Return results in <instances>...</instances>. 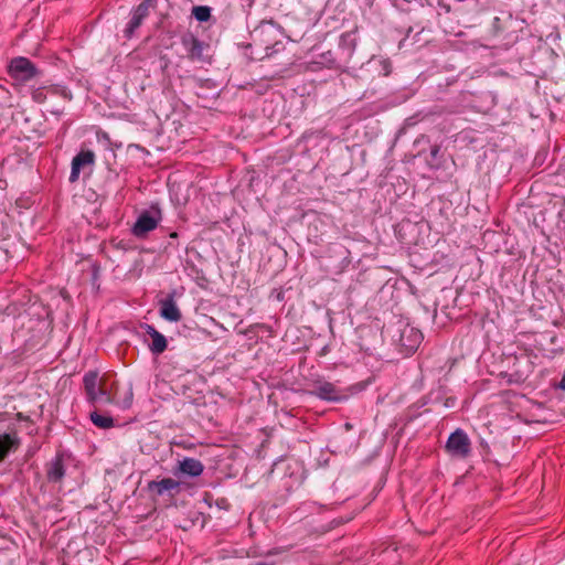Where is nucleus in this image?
<instances>
[{
    "label": "nucleus",
    "instance_id": "13",
    "mask_svg": "<svg viewBox=\"0 0 565 565\" xmlns=\"http://www.w3.org/2000/svg\"><path fill=\"white\" fill-rule=\"evenodd\" d=\"M149 0L142 1L131 13V19L125 29L126 38H131L135 31L141 25L149 12Z\"/></svg>",
    "mask_w": 565,
    "mask_h": 565
},
{
    "label": "nucleus",
    "instance_id": "25",
    "mask_svg": "<svg viewBox=\"0 0 565 565\" xmlns=\"http://www.w3.org/2000/svg\"><path fill=\"white\" fill-rule=\"evenodd\" d=\"M17 418H18V420H29L30 419L29 416H26L22 413H18Z\"/></svg>",
    "mask_w": 565,
    "mask_h": 565
},
{
    "label": "nucleus",
    "instance_id": "22",
    "mask_svg": "<svg viewBox=\"0 0 565 565\" xmlns=\"http://www.w3.org/2000/svg\"><path fill=\"white\" fill-rule=\"evenodd\" d=\"M127 394H128V396L125 398V401L122 403L124 407H129L131 405V402H132V390L129 388Z\"/></svg>",
    "mask_w": 565,
    "mask_h": 565
},
{
    "label": "nucleus",
    "instance_id": "24",
    "mask_svg": "<svg viewBox=\"0 0 565 565\" xmlns=\"http://www.w3.org/2000/svg\"><path fill=\"white\" fill-rule=\"evenodd\" d=\"M439 150H440V148H439L438 146H434V147H431V149H430V156H431L433 158H436V157L438 156V153H439Z\"/></svg>",
    "mask_w": 565,
    "mask_h": 565
},
{
    "label": "nucleus",
    "instance_id": "3",
    "mask_svg": "<svg viewBox=\"0 0 565 565\" xmlns=\"http://www.w3.org/2000/svg\"><path fill=\"white\" fill-rule=\"evenodd\" d=\"M162 220V213L158 205H151L149 210L142 211L131 228V233L143 238L147 233L157 228Z\"/></svg>",
    "mask_w": 565,
    "mask_h": 565
},
{
    "label": "nucleus",
    "instance_id": "4",
    "mask_svg": "<svg viewBox=\"0 0 565 565\" xmlns=\"http://www.w3.org/2000/svg\"><path fill=\"white\" fill-rule=\"evenodd\" d=\"M445 449L454 458L466 459L471 454L470 438L465 430L457 428L449 435Z\"/></svg>",
    "mask_w": 565,
    "mask_h": 565
},
{
    "label": "nucleus",
    "instance_id": "12",
    "mask_svg": "<svg viewBox=\"0 0 565 565\" xmlns=\"http://www.w3.org/2000/svg\"><path fill=\"white\" fill-rule=\"evenodd\" d=\"M141 329H143L146 333L152 339V342L149 344V350L152 354L159 355L167 350L168 341L166 337L160 333L153 326L143 323L141 324Z\"/></svg>",
    "mask_w": 565,
    "mask_h": 565
},
{
    "label": "nucleus",
    "instance_id": "23",
    "mask_svg": "<svg viewBox=\"0 0 565 565\" xmlns=\"http://www.w3.org/2000/svg\"><path fill=\"white\" fill-rule=\"evenodd\" d=\"M455 403H456V399L454 397H448L446 401H445V406L446 407H454L455 406Z\"/></svg>",
    "mask_w": 565,
    "mask_h": 565
},
{
    "label": "nucleus",
    "instance_id": "15",
    "mask_svg": "<svg viewBox=\"0 0 565 565\" xmlns=\"http://www.w3.org/2000/svg\"><path fill=\"white\" fill-rule=\"evenodd\" d=\"M20 446V439L15 434L0 435V463Z\"/></svg>",
    "mask_w": 565,
    "mask_h": 565
},
{
    "label": "nucleus",
    "instance_id": "6",
    "mask_svg": "<svg viewBox=\"0 0 565 565\" xmlns=\"http://www.w3.org/2000/svg\"><path fill=\"white\" fill-rule=\"evenodd\" d=\"M183 294V288L180 290L173 289L164 297L158 300L160 317L170 322H178L181 320L182 315L175 305V297Z\"/></svg>",
    "mask_w": 565,
    "mask_h": 565
},
{
    "label": "nucleus",
    "instance_id": "1",
    "mask_svg": "<svg viewBox=\"0 0 565 565\" xmlns=\"http://www.w3.org/2000/svg\"><path fill=\"white\" fill-rule=\"evenodd\" d=\"M383 332L391 338L405 356L415 353L424 339L420 330L412 327L406 319L401 317H394L393 321L383 327Z\"/></svg>",
    "mask_w": 565,
    "mask_h": 565
},
{
    "label": "nucleus",
    "instance_id": "17",
    "mask_svg": "<svg viewBox=\"0 0 565 565\" xmlns=\"http://www.w3.org/2000/svg\"><path fill=\"white\" fill-rule=\"evenodd\" d=\"M90 420L98 428L108 429L114 427V418L109 415L99 414L98 412L90 413Z\"/></svg>",
    "mask_w": 565,
    "mask_h": 565
},
{
    "label": "nucleus",
    "instance_id": "18",
    "mask_svg": "<svg viewBox=\"0 0 565 565\" xmlns=\"http://www.w3.org/2000/svg\"><path fill=\"white\" fill-rule=\"evenodd\" d=\"M47 93L51 94V95H56V96H61L63 97L64 99L66 100H71L72 99V93L70 92V89L65 86H62V85H51L47 87Z\"/></svg>",
    "mask_w": 565,
    "mask_h": 565
},
{
    "label": "nucleus",
    "instance_id": "2",
    "mask_svg": "<svg viewBox=\"0 0 565 565\" xmlns=\"http://www.w3.org/2000/svg\"><path fill=\"white\" fill-rule=\"evenodd\" d=\"M83 384L86 398L90 404L116 403L115 396L105 387L103 381L98 380V373L96 371L87 372L83 377Z\"/></svg>",
    "mask_w": 565,
    "mask_h": 565
},
{
    "label": "nucleus",
    "instance_id": "11",
    "mask_svg": "<svg viewBox=\"0 0 565 565\" xmlns=\"http://www.w3.org/2000/svg\"><path fill=\"white\" fill-rule=\"evenodd\" d=\"M46 479L51 483H58L65 476L63 454L57 452L45 466Z\"/></svg>",
    "mask_w": 565,
    "mask_h": 565
},
{
    "label": "nucleus",
    "instance_id": "7",
    "mask_svg": "<svg viewBox=\"0 0 565 565\" xmlns=\"http://www.w3.org/2000/svg\"><path fill=\"white\" fill-rule=\"evenodd\" d=\"M435 294V300L433 302L434 311H436L437 308L446 310L449 307H456L458 305L459 290L454 285H446L439 288Z\"/></svg>",
    "mask_w": 565,
    "mask_h": 565
},
{
    "label": "nucleus",
    "instance_id": "19",
    "mask_svg": "<svg viewBox=\"0 0 565 565\" xmlns=\"http://www.w3.org/2000/svg\"><path fill=\"white\" fill-rule=\"evenodd\" d=\"M193 15L198 21L204 22V21L209 20L210 15H211V10L209 7H204V6L194 7Z\"/></svg>",
    "mask_w": 565,
    "mask_h": 565
},
{
    "label": "nucleus",
    "instance_id": "16",
    "mask_svg": "<svg viewBox=\"0 0 565 565\" xmlns=\"http://www.w3.org/2000/svg\"><path fill=\"white\" fill-rule=\"evenodd\" d=\"M186 53L191 60H200L203 55V43L193 35H188L182 39Z\"/></svg>",
    "mask_w": 565,
    "mask_h": 565
},
{
    "label": "nucleus",
    "instance_id": "10",
    "mask_svg": "<svg viewBox=\"0 0 565 565\" xmlns=\"http://www.w3.org/2000/svg\"><path fill=\"white\" fill-rule=\"evenodd\" d=\"M95 162V153L90 150L78 152L72 160L70 182L74 183L78 180L81 170L85 167L93 166Z\"/></svg>",
    "mask_w": 565,
    "mask_h": 565
},
{
    "label": "nucleus",
    "instance_id": "9",
    "mask_svg": "<svg viewBox=\"0 0 565 565\" xmlns=\"http://www.w3.org/2000/svg\"><path fill=\"white\" fill-rule=\"evenodd\" d=\"M203 470L204 466L199 459L184 457L178 461V465L173 468L172 472L175 477L186 476L195 478L201 476Z\"/></svg>",
    "mask_w": 565,
    "mask_h": 565
},
{
    "label": "nucleus",
    "instance_id": "8",
    "mask_svg": "<svg viewBox=\"0 0 565 565\" xmlns=\"http://www.w3.org/2000/svg\"><path fill=\"white\" fill-rule=\"evenodd\" d=\"M180 482L172 478H163L160 481H149L147 490L152 497H162L168 494L173 497L180 492Z\"/></svg>",
    "mask_w": 565,
    "mask_h": 565
},
{
    "label": "nucleus",
    "instance_id": "5",
    "mask_svg": "<svg viewBox=\"0 0 565 565\" xmlns=\"http://www.w3.org/2000/svg\"><path fill=\"white\" fill-rule=\"evenodd\" d=\"M8 71L12 78L22 83L29 82L41 74L36 66L23 56L12 58Z\"/></svg>",
    "mask_w": 565,
    "mask_h": 565
},
{
    "label": "nucleus",
    "instance_id": "21",
    "mask_svg": "<svg viewBox=\"0 0 565 565\" xmlns=\"http://www.w3.org/2000/svg\"><path fill=\"white\" fill-rule=\"evenodd\" d=\"M270 298L281 301L284 299L282 291L278 289H274L270 294Z\"/></svg>",
    "mask_w": 565,
    "mask_h": 565
},
{
    "label": "nucleus",
    "instance_id": "14",
    "mask_svg": "<svg viewBox=\"0 0 565 565\" xmlns=\"http://www.w3.org/2000/svg\"><path fill=\"white\" fill-rule=\"evenodd\" d=\"M315 396L329 402H340L344 396L330 382H323L315 386L311 392Z\"/></svg>",
    "mask_w": 565,
    "mask_h": 565
},
{
    "label": "nucleus",
    "instance_id": "20",
    "mask_svg": "<svg viewBox=\"0 0 565 565\" xmlns=\"http://www.w3.org/2000/svg\"><path fill=\"white\" fill-rule=\"evenodd\" d=\"M47 87H38L35 89L32 90V99L35 102V103H44L45 99H46V96H47Z\"/></svg>",
    "mask_w": 565,
    "mask_h": 565
},
{
    "label": "nucleus",
    "instance_id": "26",
    "mask_svg": "<svg viewBox=\"0 0 565 565\" xmlns=\"http://www.w3.org/2000/svg\"><path fill=\"white\" fill-rule=\"evenodd\" d=\"M558 386H559V388L565 391V372H564V375H563Z\"/></svg>",
    "mask_w": 565,
    "mask_h": 565
}]
</instances>
